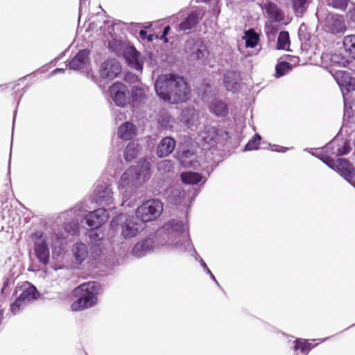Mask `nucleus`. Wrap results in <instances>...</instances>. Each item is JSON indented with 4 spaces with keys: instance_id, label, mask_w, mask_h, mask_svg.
<instances>
[{
    "instance_id": "nucleus-3",
    "label": "nucleus",
    "mask_w": 355,
    "mask_h": 355,
    "mask_svg": "<svg viewBox=\"0 0 355 355\" xmlns=\"http://www.w3.org/2000/svg\"><path fill=\"white\" fill-rule=\"evenodd\" d=\"M158 234L162 235L164 240V243H161L162 245H171L179 252L191 250V255L200 263V259H202L193 247L187 232V226L182 220H170L162 229L158 231Z\"/></svg>"
},
{
    "instance_id": "nucleus-16",
    "label": "nucleus",
    "mask_w": 355,
    "mask_h": 355,
    "mask_svg": "<svg viewBox=\"0 0 355 355\" xmlns=\"http://www.w3.org/2000/svg\"><path fill=\"white\" fill-rule=\"evenodd\" d=\"M177 158L184 168L198 169L200 162L196 153L191 149L182 148L178 151Z\"/></svg>"
},
{
    "instance_id": "nucleus-29",
    "label": "nucleus",
    "mask_w": 355,
    "mask_h": 355,
    "mask_svg": "<svg viewBox=\"0 0 355 355\" xmlns=\"http://www.w3.org/2000/svg\"><path fill=\"white\" fill-rule=\"evenodd\" d=\"M137 134V128L134 123L129 121L122 123L117 131L119 138L125 141L132 139Z\"/></svg>"
},
{
    "instance_id": "nucleus-14",
    "label": "nucleus",
    "mask_w": 355,
    "mask_h": 355,
    "mask_svg": "<svg viewBox=\"0 0 355 355\" xmlns=\"http://www.w3.org/2000/svg\"><path fill=\"white\" fill-rule=\"evenodd\" d=\"M185 50L190 53L191 58L199 60L202 63L205 64L208 58L209 51L206 45L201 41L193 40L187 41Z\"/></svg>"
},
{
    "instance_id": "nucleus-54",
    "label": "nucleus",
    "mask_w": 355,
    "mask_h": 355,
    "mask_svg": "<svg viewBox=\"0 0 355 355\" xmlns=\"http://www.w3.org/2000/svg\"><path fill=\"white\" fill-rule=\"evenodd\" d=\"M139 36L142 40H146L148 42H152L153 40V35H148L147 31L145 30H141L139 31Z\"/></svg>"
},
{
    "instance_id": "nucleus-22",
    "label": "nucleus",
    "mask_w": 355,
    "mask_h": 355,
    "mask_svg": "<svg viewBox=\"0 0 355 355\" xmlns=\"http://www.w3.org/2000/svg\"><path fill=\"white\" fill-rule=\"evenodd\" d=\"M325 27L332 33H340L346 30L343 17L334 14H329L326 17Z\"/></svg>"
},
{
    "instance_id": "nucleus-4",
    "label": "nucleus",
    "mask_w": 355,
    "mask_h": 355,
    "mask_svg": "<svg viewBox=\"0 0 355 355\" xmlns=\"http://www.w3.org/2000/svg\"><path fill=\"white\" fill-rule=\"evenodd\" d=\"M110 228L114 231H121L124 239L136 236L144 230L146 224L136 215L121 214L112 218L110 222Z\"/></svg>"
},
{
    "instance_id": "nucleus-12",
    "label": "nucleus",
    "mask_w": 355,
    "mask_h": 355,
    "mask_svg": "<svg viewBox=\"0 0 355 355\" xmlns=\"http://www.w3.org/2000/svg\"><path fill=\"white\" fill-rule=\"evenodd\" d=\"M109 218L107 210L105 208H98L89 212L80 222L84 227L87 225L89 228L97 229L102 226Z\"/></svg>"
},
{
    "instance_id": "nucleus-20",
    "label": "nucleus",
    "mask_w": 355,
    "mask_h": 355,
    "mask_svg": "<svg viewBox=\"0 0 355 355\" xmlns=\"http://www.w3.org/2000/svg\"><path fill=\"white\" fill-rule=\"evenodd\" d=\"M90 51L87 49L80 50L76 55L69 61L67 66L71 70H80L86 68L89 61Z\"/></svg>"
},
{
    "instance_id": "nucleus-46",
    "label": "nucleus",
    "mask_w": 355,
    "mask_h": 355,
    "mask_svg": "<svg viewBox=\"0 0 355 355\" xmlns=\"http://www.w3.org/2000/svg\"><path fill=\"white\" fill-rule=\"evenodd\" d=\"M108 46L116 55H120L124 50L123 43L121 40L114 38L108 42Z\"/></svg>"
},
{
    "instance_id": "nucleus-56",
    "label": "nucleus",
    "mask_w": 355,
    "mask_h": 355,
    "mask_svg": "<svg viewBox=\"0 0 355 355\" xmlns=\"http://www.w3.org/2000/svg\"><path fill=\"white\" fill-rule=\"evenodd\" d=\"M331 60L335 62L341 63L342 64H345V60L343 58L340 57L339 55H333L331 56Z\"/></svg>"
},
{
    "instance_id": "nucleus-9",
    "label": "nucleus",
    "mask_w": 355,
    "mask_h": 355,
    "mask_svg": "<svg viewBox=\"0 0 355 355\" xmlns=\"http://www.w3.org/2000/svg\"><path fill=\"white\" fill-rule=\"evenodd\" d=\"M86 210L83 203H79L62 214V217L67 220L64 222L63 228L68 234L75 235L78 232L80 216Z\"/></svg>"
},
{
    "instance_id": "nucleus-61",
    "label": "nucleus",
    "mask_w": 355,
    "mask_h": 355,
    "mask_svg": "<svg viewBox=\"0 0 355 355\" xmlns=\"http://www.w3.org/2000/svg\"><path fill=\"white\" fill-rule=\"evenodd\" d=\"M15 115H16V111H15V113H14V117H13V124L15 123Z\"/></svg>"
},
{
    "instance_id": "nucleus-52",
    "label": "nucleus",
    "mask_w": 355,
    "mask_h": 355,
    "mask_svg": "<svg viewBox=\"0 0 355 355\" xmlns=\"http://www.w3.org/2000/svg\"><path fill=\"white\" fill-rule=\"evenodd\" d=\"M349 0H331L330 5L336 9L344 10L348 4Z\"/></svg>"
},
{
    "instance_id": "nucleus-49",
    "label": "nucleus",
    "mask_w": 355,
    "mask_h": 355,
    "mask_svg": "<svg viewBox=\"0 0 355 355\" xmlns=\"http://www.w3.org/2000/svg\"><path fill=\"white\" fill-rule=\"evenodd\" d=\"M157 168L161 172L170 173L173 169V164L171 160L165 159L159 163Z\"/></svg>"
},
{
    "instance_id": "nucleus-17",
    "label": "nucleus",
    "mask_w": 355,
    "mask_h": 355,
    "mask_svg": "<svg viewBox=\"0 0 355 355\" xmlns=\"http://www.w3.org/2000/svg\"><path fill=\"white\" fill-rule=\"evenodd\" d=\"M339 174L352 187L355 188V168L352 163L347 159L338 158L336 169Z\"/></svg>"
},
{
    "instance_id": "nucleus-26",
    "label": "nucleus",
    "mask_w": 355,
    "mask_h": 355,
    "mask_svg": "<svg viewBox=\"0 0 355 355\" xmlns=\"http://www.w3.org/2000/svg\"><path fill=\"white\" fill-rule=\"evenodd\" d=\"M240 73L235 70L227 71L223 76V82L228 91L236 92L239 88Z\"/></svg>"
},
{
    "instance_id": "nucleus-19",
    "label": "nucleus",
    "mask_w": 355,
    "mask_h": 355,
    "mask_svg": "<svg viewBox=\"0 0 355 355\" xmlns=\"http://www.w3.org/2000/svg\"><path fill=\"white\" fill-rule=\"evenodd\" d=\"M87 236H89L92 244L91 250L92 256L95 259H97L103 252V249L101 247L103 245V234L98 228H89V231L87 232Z\"/></svg>"
},
{
    "instance_id": "nucleus-51",
    "label": "nucleus",
    "mask_w": 355,
    "mask_h": 355,
    "mask_svg": "<svg viewBox=\"0 0 355 355\" xmlns=\"http://www.w3.org/2000/svg\"><path fill=\"white\" fill-rule=\"evenodd\" d=\"M349 25L355 28V4L352 3V8H350L346 15Z\"/></svg>"
},
{
    "instance_id": "nucleus-24",
    "label": "nucleus",
    "mask_w": 355,
    "mask_h": 355,
    "mask_svg": "<svg viewBox=\"0 0 355 355\" xmlns=\"http://www.w3.org/2000/svg\"><path fill=\"white\" fill-rule=\"evenodd\" d=\"M265 10L268 17L275 22H281L284 19V13L282 10L275 3L266 1L261 6Z\"/></svg>"
},
{
    "instance_id": "nucleus-18",
    "label": "nucleus",
    "mask_w": 355,
    "mask_h": 355,
    "mask_svg": "<svg viewBox=\"0 0 355 355\" xmlns=\"http://www.w3.org/2000/svg\"><path fill=\"white\" fill-rule=\"evenodd\" d=\"M324 150L330 156L339 157L347 155L351 150V147L345 141L333 139L324 146Z\"/></svg>"
},
{
    "instance_id": "nucleus-27",
    "label": "nucleus",
    "mask_w": 355,
    "mask_h": 355,
    "mask_svg": "<svg viewBox=\"0 0 355 355\" xmlns=\"http://www.w3.org/2000/svg\"><path fill=\"white\" fill-rule=\"evenodd\" d=\"M200 21V12L193 10L189 15L184 17L182 21L178 26V31H186L193 28Z\"/></svg>"
},
{
    "instance_id": "nucleus-45",
    "label": "nucleus",
    "mask_w": 355,
    "mask_h": 355,
    "mask_svg": "<svg viewBox=\"0 0 355 355\" xmlns=\"http://www.w3.org/2000/svg\"><path fill=\"white\" fill-rule=\"evenodd\" d=\"M261 137L258 133L255 134L254 137L248 141L244 147V151L257 150L259 148Z\"/></svg>"
},
{
    "instance_id": "nucleus-39",
    "label": "nucleus",
    "mask_w": 355,
    "mask_h": 355,
    "mask_svg": "<svg viewBox=\"0 0 355 355\" xmlns=\"http://www.w3.org/2000/svg\"><path fill=\"white\" fill-rule=\"evenodd\" d=\"M184 193L178 188L171 189L168 195V200L174 205H180Z\"/></svg>"
},
{
    "instance_id": "nucleus-55",
    "label": "nucleus",
    "mask_w": 355,
    "mask_h": 355,
    "mask_svg": "<svg viewBox=\"0 0 355 355\" xmlns=\"http://www.w3.org/2000/svg\"><path fill=\"white\" fill-rule=\"evenodd\" d=\"M171 30L170 26H166L164 28V30L162 31V33L160 36V40H162L164 43H167L168 42V40L167 38V35H168Z\"/></svg>"
},
{
    "instance_id": "nucleus-34",
    "label": "nucleus",
    "mask_w": 355,
    "mask_h": 355,
    "mask_svg": "<svg viewBox=\"0 0 355 355\" xmlns=\"http://www.w3.org/2000/svg\"><path fill=\"white\" fill-rule=\"evenodd\" d=\"M157 123L163 130H171L174 125V119L165 110L159 112Z\"/></svg>"
},
{
    "instance_id": "nucleus-15",
    "label": "nucleus",
    "mask_w": 355,
    "mask_h": 355,
    "mask_svg": "<svg viewBox=\"0 0 355 355\" xmlns=\"http://www.w3.org/2000/svg\"><path fill=\"white\" fill-rule=\"evenodd\" d=\"M121 71L119 62L113 58L105 60L101 63L99 73L102 78L113 80L116 78Z\"/></svg>"
},
{
    "instance_id": "nucleus-62",
    "label": "nucleus",
    "mask_w": 355,
    "mask_h": 355,
    "mask_svg": "<svg viewBox=\"0 0 355 355\" xmlns=\"http://www.w3.org/2000/svg\"><path fill=\"white\" fill-rule=\"evenodd\" d=\"M6 288L4 287H2L1 290V293H3L5 291Z\"/></svg>"
},
{
    "instance_id": "nucleus-60",
    "label": "nucleus",
    "mask_w": 355,
    "mask_h": 355,
    "mask_svg": "<svg viewBox=\"0 0 355 355\" xmlns=\"http://www.w3.org/2000/svg\"><path fill=\"white\" fill-rule=\"evenodd\" d=\"M9 284V279L7 278L5 279L4 282H3V287L4 288H6Z\"/></svg>"
},
{
    "instance_id": "nucleus-8",
    "label": "nucleus",
    "mask_w": 355,
    "mask_h": 355,
    "mask_svg": "<svg viewBox=\"0 0 355 355\" xmlns=\"http://www.w3.org/2000/svg\"><path fill=\"white\" fill-rule=\"evenodd\" d=\"M337 82L340 85L343 93L344 101V118H350L353 115L352 109L347 105V95L352 91H355V78L350 76L346 71H338L336 73Z\"/></svg>"
},
{
    "instance_id": "nucleus-41",
    "label": "nucleus",
    "mask_w": 355,
    "mask_h": 355,
    "mask_svg": "<svg viewBox=\"0 0 355 355\" xmlns=\"http://www.w3.org/2000/svg\"><path fill=\"white\" fill-rule=\"evenodd\" d=\"M308 0H292L293 8L297 16H302L306 10Z\"/></svg>"
},
{
    "instance_id": "nucleus-53",
    "label": "nucleus",
    "mask_w": 355,
    "mask_h": 355,
    "mask_svg": "<svg viewBox=\"0 0 355 355\" xmlns=\"http://www.w3.org/2000/svg\"><path fill=\"white\" fill-rule=\"evenodd\" d=\"M200 266L202 267L204 271L209 275L210 278L217 284L218 286L220 287V286L219 283L203 259H200Z\"/></svg>"
},
{
    "instance_id": "nucleus-48",
    "label": "nucleus",
    "mask_w": 355,
    "mask_h": 355,
    "mask_svg": "<svg viewBox=\"0 0 355 355\" xmlns=\"http://www.w3.org/2000/svg\"><path fill=\"white\" fill-rule=\"evenodd\" d=\"M109 166L114 171V175L119 172L123 167L122 160L117 156H113L109 160Z\"/></svg>"
},
{
    "instance_id": "nucleus-32",
    "label": "nucleus",
    "mask_w": 355,
    "mask_h": 355,
    "mask_svg": "<svg viewBox=\"0 0 355 355\" xmlns=\"http://www.w3.org/2000/svg\"><path fill=\"white\" fill-rule=\"evenodd\" d=\"M209 110L216 116H225L229 112L226 103L222 100L215 98L209 104Z\"/></svg>"
},
{
    "instance_id": "nucleus-63",
    "label": "nucleus",
    "mask_w": 355,
    "mask_h": 355,
    "mask_svg": "<svg viewBox=\"0 0 355 355\" xmlns=\"http://www.w3.org/2000/svg\"><path fill=\"white\" fill-rule=\"evenodd\" d=\"M24 92L20 94L19 99H21V96H23Z\"/></svg>"
},
{
    "instance_id": "nucleus-59",
    "label": "nucleus",
    "mask_w": 355,
    "mask_h": 355,
    "mask_svg": "<svg viewBox=\"0 0 355 355\" xmlns=\"http://www.w3.org/2000/svg\"><path fill=\"white\" fill-rule=\"evenodd\" d=\"M65 71V69H62V68H57L54 70H53L51 72V76H54L57 73H64Z\"/></svg>"
},
{
    "instance_id": "nucleus-10",
    "label": "nucleus",
    "mask_w": 355,
    "mask_h": 355,
    "mask_svg": "<svg viewBox=\"0 0 355 355\" xmlns=\"http://www.w3.org/2000/svg\"><path fill=\"white\" fill-rule=\"evenodd\" d=\"M40 297V293L37 288L28 284V287L25 288L22 293L10 304V310L12 314H17L21 309L25 306L26 302H31Z\"/></svg>"
},
{
    "instance_id": "nucleus-6",
    "label": "nucleus",
    "mask_w": 355,
    "mask_h": 355,
    "mask_svg": "<svg viewBox=\"0 0 355 355\" xmlns=\"http://www.w3.org/2000/svg\"><path fill=\"white\" fill-rule=\"evenodd\" d=\"M33 243V250L36 258L40 263L46 266L50 260V249L47 235L41 230L33 232L30 235Z\"/></svg>"
},
{
    "instance_id": "nucleus-11",
    "label": "nucleus",
    "mask_w": 355,
    "mask_h": 355,
    "mask_svg": "<svg viewBox=\"0 0 355 355\" xmlns=\"http://www.w3.org/2000/svg\"><path fill=\"white\" fill-rule=\"evenodd\" d=\"M94 200L99 205H109L113 203V191L111 184L107 182H98L94 191Z\"/></svg>"
},
{
    "instance_id": "nucleus-1",
    "label": "nucleus",
    "mask_w": 355,
    "mask_h": 355,
    "mask_svg": "<svg viewBox=\"0 0 355 355\" xmlns=\"http://www.w3.org/2000/svg\"><path fill=\"white\" fill-rule=\"evenodd\" d=\"M151 177V165L148 162H140L137 166H132L121 175L118 188L123 197L121 205L132 207L136 200L135 194L137 189Z\"/></svg>"
},
{
    "instance_id": "nucleus-42",
    "label": "nucleus",
    "mask_w": 355,
    "mask_h": 355,
    "mask_svg": "<svg viewBox=\"0 0 355 355\" xmlns=\"http://www.w3.org/2000/svg\"><path fill=\"white\" fill-rule=\"evenodd\" d=\"M313 347L312 343L303 339H297L295 341L293 349L295 351L300 350L302 353L310 351Z\"/></svg>"
},
{
    "instance_id": "nucleus-50",
    "label": "nucleus",
    "mask_w": 355,
    "mask_h": 355,
    "mask_svg": "<svg viewBox=\"0 0 355 355\" xmlns=\"http://www.w3.org/2000/svg\"><path fill=\"white\" fill-rule=\"evenodd\" d=\"M101 33L105 35H110L112 37V33L114 31V26L112 21L105 20L103 21V26H100Z\"/></svg>"
},
{
    "instance_id": "nucleus-30",
    "label": "nucleus",
    "mask_w": 355,
    "mask_h": 355,
    "mask_svg": "<svg viewBox=\"0 0 355 355\" xmlns=\"http://www.w3.org/2000/svg\"><path fill=\"white\" fill-rule=\"evenodd\" d=\"M181 121L189 128L196 126L198 121V114L193 107H187L182 110Z\"/></svg>"
},
{
    "instance_id": "nucleus-58",
    "label": "nucleus",
    "mask_w": 355,
    "mask_h": 355,
    "mask_svg": "<svg viewBox=\"0 0 355 355\" xmlns=\"http://www.w3.org/2000/svg\"><path fill=\"white\" fill-rule=\"evenodd\" d=\"M87 0H80L79 15H80L83 8H87Z\"/></svg>"
},
{
    "instance_id": "nucleus-43",
    "label": "nucleus",
    "mask_w": 355,
    "mask_h": 355,
    "mask_svg": "<svg viewBox=\"0 0 355 355\" xmlns=\"http://www.w3.org/2000/svg\"><path fill=\"white\" fill-rule=\"evenodd\" d=\"M290 44L289 34L287 31H281L277 38V49H286V46Z\"/></svg>"
},
{
    "instance_id": "nucleus-7",
    "label": "nucleus",
    "mask_w": 355,
    "mask_h": 355,
    "mask_svg": "<svg viewBox=\"0 0 355 355\" xmlns=\"http://www.w3.org/2000/svg\"><path fill=\"white\" fill-rule=\"evenodd\" d=\"M162 211V202L158 199H151L138 207L135 215L145 224L158 218Z\"/></svg>"
},
{
    "instance_id": "nucleus-13",
    "label": "nucleus",
    "mask_w": 355,
    "mask_h": 355,
    "mask_svg": "<svg viewBox=\"0 0 355 355\" xmlns=\"http://www.w3.org/2000/svg\"><path fill=\"white\" fill-rule=\"evenodd\" d=\"M109 92L116 106L124 107L130 102V92L123 83L115 82L110 87Z\"/></svg>"
},
{
    "instance_id": "nucleus-44",
    "label": "nucleus",
    "mask_w": 355,
    "mask_h": 355,
    "mask_svg": "<svg viewBox=\"0 0 355 355\" xmlns=\"http://www.w3.org/2000/svg\"><path fill=\"white\" fill-rule=\"evenodd\" d=\"M304 150L310 153L311 154H312L314 156L318 157L324 164H325L330 168H332L334 170L336 169V163H335L334 159L331 157L332 156H330L327 154L321 155L318 156V155H315L314 153L311 152V150H309V148H305Z\"/></svg>"
},
{
    "instance_id": "nucleus-35",
    "label": "nucleus",
    "mask_w": 355,
    "mask_h": 355,
    "mask_svg": "<svg viewBox=\"0 0 355 355\" xmlns=\"http://www.w3.org/2000/svg\"><path fill=\"white\" fill-rule=\"evenodd\" d=\"M139 147V144L135 141H131L127 145L123 153L126 162H130L137 157Z\"/></svg>"
},
{
    "instance_id": "nucleus-47",
    "label": "nucleus",
    "mask_w": 355,
    "mask_h": 355,
    "mask_svg": "<svg viewBox=\"0 0 355 355\" xmlns=\"http://www.w3.org/2000/svg\"><path fill=\"white\" fill-rule=\"evenodd\" d=\"M298 37L302 42L306 43L311 38V35L307 31V26L304 23L302 24L298 29Z\"/></svg>"
},
{
    "instance_id": "nucleus-64",
    "label": "nucleus",
    "mask_w": 355,
    "mask_h": 355,
    "mask_svg": "<svg viewBox=\"0 0 355 355\" xmlns=\"http://www.w3.org/2000/svg\"><path fill=\"white\" fill-rule=\"evenodd\" d=\"M14 94L15 95V98H16V96H17V91H16V92H15Z\"/></svg>"
},
{
    "instance_id": "nucleus-25",
    "label": "nucleus",
    "mask_w": 355,
    "mask_h": 355,
    "mask_svg": "<svg viewBox=\"0 0 355 355\" xmlns=\"http://www.w3.org/2000/svg\"><path fill=\"white\" fill-rule=\"evenodd\" d=\"M176 146L175 140L171 137H165L161 139L156 148V153L159 157H166L171 155Z\"/></svg>"
},
{
    "instance_id": "nucleus-33",
    "label": "nucleus",
    "mask_w": 355,
    "mask_h": 355,
    "mask_svg": "<svg viewBox=\"0 0 355 355\" xmlns=\"http://www.w3.org/2000/svg\"><path fill=\"white\" fill-rule=\"evenodd\" d=\"M203 138L209 146H214L215 144L219 142L220 135L216 128L209 126L206 127Z\"/></svg>"
},
{
    "instance_id": "nucleus-2",
    "label": "nucleus",
    "mask_w": 355,
    "mask_h": 355,
    "mask_svg": "<svg viewBox=\"0 0 355 355\" xmlns=\"http://www.w3.org/2000/svg\"><path fill=\"white\" fill-rule=\"evenodd\" d=\"M157 95L170 103H181L190 98L191 89L186 80L175 73L159 76L155 83Z\"/></svg>"
},
{
    "instance_id": "nucleus-31",
    "label": "nucleus",
    "mask_w": 355,
    "mask_h": 355,
    "mask_svg": "<svg viewBox=\"0 0 355 355\" xmlns=\"http://www.w3.org/2000/svg\"><path fill=\"white\" fill-rule=\"evenodd\" d=\"M122 53L129 64H132L137 70L142 69V64L139 61V53L134 46L125 48Z\"/></svg>"
},
{
    "instance_id": "nucleus-38",
    "label": "nucleus",
    "mask_w": 355,
    "mask_h": 355,
    "mask_svg": "<svg viewBox=\"0 0 355 355\" xmlns=\"http://www.w3.org/2000/svg\"><path fill=\"white\" fill-rule=\"evenodd\" d=\"M343 46L351 58L355 60V35L345 36L343 39Z\"/></svg>"
},
{
    "instance_id": "nucleus-28",
    "label": "nucleus",
    "mask_w": 355,
    "mask_h": 355,
    "mask_svg": "<svg viewBox=\"0 0 355 355\" xmlns=\"http://www.w3.org/2000/svg\"><path fill=\"white\" fill-rule=\"evenodd\" d=\"M71 253L73 262L77 266L81 265L88 256L87 246L82 242H78L73 245Z\"/></svg>"
},
{
    "instance_id": "nucleus-57",
    "label": "nucleus",
    "mask_w": 355,
    "mask_h": 355,
    "mask_svg": "<svg viewBox=\"0 0 355 355\" xmlns=\"http://www.w3.org/2000/svg\"><path fill=\"white\" fill-rule=\"evenodd\" d=\"M288 148L286 147L274 145L272 146V150L278 153H286L288 150Z\"/></svg>"
},
{
    "instance_id": "nucleus-23",
    "label": "nucleus",
    "mask_w": 355,
    "mask_h": 355,
    "mask_svg": "<svg viewBox=\"0 0 355 355\" xmlns=\"http://www.w3.org/2000/svg\"><path fill=\"white\" fill-rule=\"evenodd\" d=\"M154 248V241L153 238L147 237L137 242L132 249L133 256L140 258L150 253Z\"/></svg>"
},
{
    "instance_id": "nucleus-36",
    "label": "nucleus",
    "mask_w": 355,
    "mask_h": 355,
    "mask_svg": "<svg viewBox=\"0 0 355 355\" xmlns=\"http://www.w3.org/2000/svg\"><path fill=\"white\" fill-rule=\"evenodd\" d=\"M180 178L184 184H197L202 180V176L200 173L188 171L182 173Z\"/></svg>"
},
{
    "instance_id": "nucleus-21",
    "label": "nucleus",
    "mask_w": 355,
    "mask_h": 355,
    "mask_svg": "<svg viewBox=\"0 0 355 355\" xmlns=\"http://www.w3.org/2000/svg\"><path fill=\"white\" fill-rule=\"evenodd\" d=\"M148 87L144 85H134L130 92L132 105L134 107H138L144 103L148 98Z\"/></svg>"
},
{
    "instance_id": "nucleus-37",
    "label": "nucleus",
    "mask_w": 355,
    "mask_h": 355,
    "mask_svg": "<svg viewBox=\"0 0 355 355\" xmlns=\"http://www.w3.org/2000/svg\"><path fill=\"white\" fill-rule=\"evenodd\" d=\"M243 40L246 47L254 48L259 41V35L253 28H250L245 32Z\"/></svg>"
},
{
    "instance_id": "nucleus-5",
    "label": "nucleus",
    "mask_w": 355,
    "mask_h": 355,
    "mask_svg": "<svg viewBox=\"0 0 355 355\" xmlns=\"http://www.w3.org/2000/svg\"><path fill=\"white\" fill-rule=\"evenodd\" d=\"M99 290L100 286L96 282H89L80 285L76 289V293L80 294V297L71 304V310L78 311L92 307L97 302Z\"/></svg>"
},
{
    "instance_id": "nucleus-40",
    "label": "nucleus",
    "mask_w": 355,
    "mask_h": 355,
    "mask_svg": "<svg viewBox=\"0 0 355 355\" xmlns=\"http://www.w3.org/2000/svg\"><path fill=\"white\" fill-rule=\"evenodd\" d=\"M292 69V64L288 62H280L275 67V76L280 78Z\"/></svg>"
}]
</instances>
